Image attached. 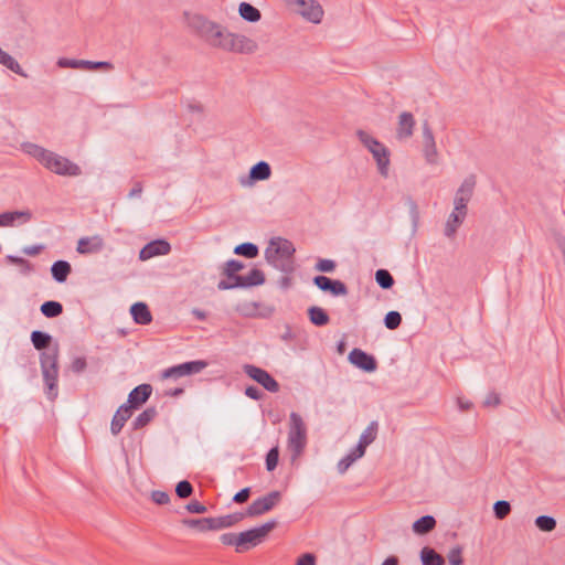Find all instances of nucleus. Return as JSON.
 <instances>
[{"mask_svg":"<svg viewBox=\"0 0 565 565\" xmlns=\"http://www.w3.org/2000/svg\"><path fill=\"white\" fill-rule=\"evenodd\" d=\"M416 125L414 116L404 111L398 116L397 127H396V137L399 140L408 139L413 136L414 127Z\"/></svg>","mask_w":565,"mask_h":565,"instance_id":"nucleus-19","label":"nucleus"},{"mask_svg":"<svg viewBox=\"0 0 565 565\" xmlns=\"http://www.w3.org/2000/svg\"><path fill=\"white\" fill-rule=\"evenodd\" d=\"M316 268L323 273H331L335 268V264L333 260L330 259H321L318 262Z\"/></svg>","mask_w":565,"mask_h":565,"instance_id":"nucleus-52","label":"nucleus"},{"mask_svg":"<svg viewBox=\"0 0 565 565\" xmlns=\"http://www.w3.org/2000/svg\"><path fill=\"white\" fill-rule=\"evenodd\" d=\"M9 260L13 264H17V265H25L28 264L23 258H19V257H13V256H9Z\"/></svg>","mask_w":565,"mask_h":565,"instance_id":"nucleus-61","label":"nucleus"},{"mask_svg":"<svg viewBox=\"0 0 565 565\" xmlns=\"http://www.w3.org/2000/svg\"><path fill=\"white\" fill-rule=\"evenodd\" d=\"M57 349L43 352L41 356L42 374L51 399L55 398L57 394Z\"/></svg>","mask_w":565,"mask_h":565,"instance_id":"nucleus-6","label":"nucleus"},{"mask_svg":"<svg viewBox=\"0 0 565 565\" xmlns=\"http://www.w3.org/2000/svg\"><path fill=\"white\" fill-rule=\"evenodd\" d=\"M270 174L271 170L269 164L265 161H260L250 169L249 178L253 181H263L269 179Z\"/></svg>","mask_w":565,"mask_h":565,"instance_id":"nucleus-31","label":"nucleus"},{"mask_svg":"<svg viewBox=\"0 0 565 565\" xmlns=\"http://www.w3.org/2000/svg\"><path fill=\"white\" fill-rule=\"evenodd\" d=\"M242 268H243L242 263H239L237 260H230L225 265L224 273L228 277H233L235 279V277H236L235 274L238 273Z\"/></svg>","mask_w":565,"mask_h":565,"instance_id":"nucleus-49","label":"nucleus"},{"mask_svg":"<svg viewBox=\"0 0 565 565\" xmlns=\"http://www.w3.org/2000/svg\"><path fill=\"white\" fill-rule=\"evenodd\" d=\"M151 499L154 503L163 505L170 502V497L167 492L163 491H153L151 493Z\"/></svg>","mask_w":565,"mask_h":565,"instance_id":"nucleus-51","label":"nucleus"},{"mask_svg":"<svg viewBox=\"0 0 565 565\" xmlns=\"http://www.w3.org/2000/svg\"><path fill=\"white\" fill-rule=\"evenodd\" d=\"M207 366L204 361H191L169 367L162 372V379H179L182 376L200 373Z\"/></svg>","mask_w":565,"mask_h":565,"instance_id":"nucleus-10","label":"nucleus"},{"mask_svg":"<svg viewBox=\"0 0 565 565\" xmlns=\"http://www.w3.org/2000/svg\"><path fill=\"white\" fill-rule=\"evenodd\" d=\"M423 565H444L445 558L430 547H424L420 552Z\"/></svg>","mask_w":565,"mask_h":565,"instance_id":"nucleus-32","label":"nucleus"},{"mask_svg":"<svg viewBox=\"0 0 565 565\" xmlns=\"http://www.w3.org/2000/svg\"><path fill=\"white\" fill-rule=\"evenodd\" d=\"M296 565H317V557L312 553H305L296 559Z\"/></svg>","mask_w":565,"mask_h":565,"instance_id":"nucleus-50","label":"nucleus"},{"mask_svg":"<svg viewBox=\"0 0 565 565\" xmlns=\"http://www.w3.org/2000/svg\"><path fill=\"white\" fill-rule=\"evenodd\" d=\"M276 522H268L259 527H255L245 532L238 533V553H244L257 545H259L267 535L275 529Z\"/></svg>","mask_w":565,"mask_h":565,"instance_id":"nucleus-7","label":"nucleus"},{"mask_svg":"<svg viewBox=\"0 0 565 565\" xmlns=\"http://www.w3.org/2000/svg\"><path fill=\"white\" fill-rule=\"evenodd\" d=\"M500 403L499 396L497 394H490L487 399L484 401V404L487 406H495Z\"/></svg>","mask_w":565,"mask_h":565,"instance_id":"nucleus-57","label":"nucleus"},{"mask_svg":"<svg viewBox=\"0 0 565 565\" xmlns=\"http://www.w3.org/2000/svg\"><path fill=\"white\" fill-rule=\"evenodd\" d=\"M239 14L243 19L249 22H257L260 19L258 9L247 2H242L238 8Z\"/></svg>","mask_w":565,"mask_h":565,"instance_id":"nucleus-33","label":"nucleus"},{"mask_svg":"<svg viewBox=\"0 0 565 565\" xmlns=\"http://www.w3.org/2000/svg\"><path fill=\"white\" fill-rule=\"evenodd\" d=\"M194 315L200 319V320H204L206 318V315L202 311H199V310H195L194 311Z\"/></svg>","mask_w":565,"mask_h":565,"instance_id":"nucleus-62","label":"nucleus"},{"mask_svg":"<svg viewBox=\"0 0 565 565\" xmlns=\"http://www.w3.org/2000/svg\"><path fill=\"white\" fill-rule=\"evenodd\" d=\"M132 415V408L128 405H122L118 408L116 412L113 420H111V433L114 435L119 434V431L122 429L125 423L131 417Z\"/></svg>","mask_w":565,"mask_h":565,"instance_id":"nucleus-25","label":"nucleus"},{"mask_svg":"<svg viewBox=\"0 0 565 565\" xmlns=\"http://www.w3.org/2000/svg\"><path fill=\"white\" fill-rule=\"evenodd\" d=\"M476 185V180L473 177L467 178L458 189L454 205L467 210V204L470 201L473 189Z\"/></svg>","mask_w":565,"mask_h":565,"instance_id":"nucleus-18","label":"nucleus"},{"mask_svg":"<svg viewBox=\"0 0 565 565\" xmlns=\"http://www.w3.org/2000/svg\"><path fill=\"white\" fill-rule=\"evenodd\" d=\"M220 540L224 545L234 546L235 551L238 553V533H224L221 535Z\"/></svg>","mask_w":565,"mask_h":565,"instance_id":"nucleus-48","label":"nucleus"},{"mask_svg":"<svg viewBox=\"0 0 565 565\" xmlns=\"http://www.w3.org/2000/svg\"><path fill=\"white\" fill-rule=\"evenodd\" d=\"M0 64L8 67L10 71L14 72L15 74L25 76V74L23 73L19 63L10 54L4 52L1 47H0Z\"/></svg>","mask_w":565,"mask_h":565,"instance_id":"nucleus-34","label":"nucleus"},{"mask_svg":"<svg viewBox=\"0 0 565 565\" xmlns=\"http://www.w3.org/2000/svg\"><path fill=\"white\" fill-rule=\"evenodd\" d=\"M24 150L26 153L39 160L46 169L56 174L68 177H76L81 174V169L77 164L38 145H24Z\"/></svg>","mask_w":565,"mask_h":565,"instance_id":"nucleus-1","label":"nucleus"},{"mask_svg":"<svg viewBox=\"0 0 565 565\" xmlns=\"http://www.w3.org/2000/svg\"><path fill=\"white\" fill-rule=\"evenodd\" d=\"M228 518H203V519H191L184 520L183 523L189 527L198 529L199 531H212L218 530L225 526H230L231 522Z\"/></svg>","mask_w":565,"mask_h":565,"instance_id":"nucleus-13","label":"nucleus"},{"mask_svg":"<svg viewBox=\"0 0 565 565\" xmlns=\"http://www.w3.org/2000/svg\"><path fill=\"white\" fill-rule=\"evenodd\" d=\"M466 215L467 210L454 205V210L445 224V235L452 237L465 221Z\"/></svg>","mask_w":565,"mask_h":565,"instance_id":"nucleus-21","label":"nucleus"},{"mask_svg":"<svg viewBox=\"0 0 565 565\" xmlns=\"http://www.w3.org/2000/svg\"><path fill=\"white\" fill-rule=\"evenodd\" d=\"M71 367H72V370L74 372H77V373L84 371L85 367H86V360H85V358H83V356L75 358L73 360V362H72V366Z\"/></svg>","mask_w":565,"mask_h":565,"instance_id":"nucleus-54","label":"nucleus"},{"mask_svg":"<svg viewBox=\"0 0 565 565\" xmlns=\"http://www.w3.org/2000/svg\"><path fill=\"white\" fill-rule=\"evenodd\" d=\"M104 241L100 236L83 237L77 243L76 250L79 254H95L102 250Z\"/></svg>","mask_w":565,"mask_h":565,"instance_id":"nucleus-24","label":"nucleus"},{"mask_svg":"<svg viewBox=\"0 0 565 565\" xmlns=\"http://www.w3.org/2000/svg\"><path fill=\"white\" fill-rule=\"evenodd\" d=\"M279 459V448L278 446L273 447L267 456H266V468L268 471H273L276 469Z\"/></svg>","mask_w":565,"mask_h":565,"instance_id":"nucleus-44","label":"nucleus"},{"mask_svg":"<svg viewBox=\"0 0 565 565\" xmlns=\"http://www.w3.org/2000/svg\"><path fill=\"white\" fill-rule=\"evenodd\" d=\"M315 285L323 291H329L333 296H345L347 286L340 280H332L326 276H317L313 279Z\"/></svg>","mask_w":565,"mask_h":565,"instance_id":"nucleus-17","label":"nucleus"},{"mask_svg":"<svg viewBox=\"0 0 565 565\" xmlns=\"http://www.w3.org/2000/svg\"><path fill=\"white\" fill-rule=\"evenodd\" d=\"M295 249L292 244L287 239H271L269 246L265 250L266 259L277 268L286 270L289 267L290 258Z\"/></svg>","mask_w":565,"mask_h":565,"instance_id":"nucleus-5","label":"nucleus"},{"mask_svg":"<svg viewBox=\"0 0 565 565\" xmlns=\"http://www.w3.org/2000/svg\"><path fill=\"white\" fill-rule=\"evenodd\" d=\"M535 525L543 532H552L556 527V521L552 516L541 515L535 519Z\"/></svg>","mask_w":565,"mask_h":565,"instance_id":"nucleus-40","label":"nucleus"},{"mask_svg":"<svg viewBox=\"0 0 565 565\" xmlns=\"http://www.w3.org/2000/svg\"><path fill=\"white\" fill-rule=\"evenodd\" d=\"M71 265L65 260L55 262L51 268L53 278L58 282H64L71 274Z\"/></svg>","mask_w":565,"mask_h":565,"instance_id":"nucleus-30","label":"nucleus"},{"mask_svg":"<svg viewBox=\"0 0 565 565\" xmlns=\"http://www.w3.org/2000/svg\"><path fill=\"white\" fill-rule=\"evenodd\" d=\"M30 220L31 213L29 211L4 212L0 214V226H12L17 221L25 223Z\"/></svg>","mask_w":565,"mask_h":565,"instance_id":"nucleus-27","label":"nucleus"},{"mask_svg":"<svg viewBox=\"0 0 565 565\" xmlns=\"http://www.w3.org/2000/svg\"><path fill=\"white\" fill-rule=\"evenodd\" d=\"M263 282H264L263 273L258 269H253L246 277H235L234 286H244V285L252 286V285H260ZM231 287H233V285H228L225 281H221L218 284L220 289H228Z\"/></svg>","mask_w":565,"mask_h":565,"instance_id":"nucleus-23","label":"nucleus"},{"mask_svg":"<svg viewBox=\"0 0 565 565\" xmlns=\"http://www.w3.org/2000/svg\"><path fill=\"white\" fill-rule=\"evenodd\" d=\"M31 340L35 349L43 350L49 347L51 342V335L41 331H33L31 334Z\"/></svg>","mask_w":565,"mask_h":565,"instance_id":"nucleus-39","label":"nucleus"},{"mask_svg":"<svg viewBox=\"0 0 565 565\" xmlns=\"http://www.w3.org/2000/svg\"><path fill=\"white\" fill-rule=\"evenodd\" d=\"M41 247L40 246H33L24 249V253L30 256H35L40 253Z\"/></svg>","mask_w":565,"mask_h":565,"instance_id":"nucleus-59","label":"nucleus"},{"mask_svg":"<svg viewBox=\"0 0 565 565\" xmlns=\"http://www.w3.org/2000/svg\"><path fill=\"white\" fill-rule=\"evenodd\" d=\"M131 316L135 322L139 324H149L152 320L151 312L146 303L137 302L130 308Z\"/></svg>","mask_w":565,"mask_h":565,"instance_id":"nucleus-28","label":"nucleus"},{"mask_svg":"<svg viewBox=\"0 0 565 565\" xmlns=\"http://www.w3.org/2000/svg\"><path fill=\"white\" fill-rule=\"evenodd\" d=\"M249 494H250V491L248 488H245L243 490H241L239 492H237L234 497V501L236 503H244L248 500L249 498Z\"/></svg>","mask_w":565,"mask_h":565,"instance_id":"nucleus-55","label":"nucleus"},{"mask_svg":"<svg viewBox=\"0 0 565 565\" xmlns=\"http://www.w3.org/2000/svg\"><path fill=\"white\" fill-rule=\"evenodd\" d=\"M309 318L316 326H326L329 322V316L320 307H311L309 309Z\"/></svg>","mask_w":565,"mask_h":565,"instance_id":"nucleus-35","label":"nucleus"},{"mask_svg":"<svg viewBox=\"0 0 565 565\" xmlns=\"http://www.w3.org/2000/svg\"><path fill=\"white\" fill-rule=\"evenodd\" d=\"M399 561L396 556H388L382 565H398Z\"/></svg>","mask_w":565,"mask_h":565,"instance_id":"nucleus-60","label":"nucleus"},{"mask_svg":"<svg viewBox=\"0 0 565 565\" xmlns=\"http://www.w3.org/2000/svg\"><path fill=\"white\" fill-rule=\"evenodd\" d=\"M297 6L299 13L310 22L319 23L323 17L321 6L315 0H300Z\"/></svg>","mask_w":565,"mask_h":565,"instance_id":"nucleus-14","label":"nucleus"},{"mask_svg":"<svg viewBox=\"0 0 565 565\" xmlns=\"http://www.w3.org/2000/svg\"><path fill=\"white\" fill-rule=\"evenodd\" d=\"M222 45L224 51L241 54H250L257 50V43L254 40L232 32H228Z\"/></svg>","mask_w":565,"mask_h":565,"instance_id":"nucleus-8","label":"nucleus"},{"mask_svg":"<svg viewBox=\"0 0 565 565\" xmlns=\"http://www.w3.org/2000/svg\"><path fill=\"white\" fill-rule=\"evenodd\" d=\"M192 492H193V488L189 481L183 480L177 484L175 493L179 498H181V499L189 498L192 494Z\"/></svg>","mask_w":565,"mask_h":565,"instance_id":"nucleus-46","label":"nucleus"},{"mask_svg":"<svg viewBox=\"0 0 565 565\" xmlns=\"http://www.w3.org/2000/svg\"><path fill=\"white\" fill-rule=\"evenodd\" d=\"M436 526V520L430 515L418 519L413 524V531L418 535H424L433 531Z\"/></svg>","mask_w":565,"mask_h":565,"instance_id":"nucleus-29","label":"nucleus"},{"mask_svg":"<svg viewBox=\"0 0 565 565\" xmlns=\"http://www.w3.org/2000/svg\"><path fill=\"white\" fill-rule=\"evenodd\" d=\"M364 455H359V448L356 447L354 450H352L349 455H347L343 459H341L338 463V470L340 473H344L350 466L356 461L359 458L363 457Z\"/></svg>","mask_w":565,"mask_h":565,"instance_id":"nucleus-38","label":"nucleus"},{"mask_svg":"<svg viewBox=\"0 0 565 565\" xmlns=\"http://www.w3.org/2000/svg\"><path fill=\"white\" fill-rule=\"evenodd\" d=\"M236 310L243 315H248V311L244 306H238Z\"/></svg>","mask_w":565,"mask_h":565,"instance_id":"nucleus-63","label":"nucleus"},{"mask_svg":"<svg viewBox=\"0 0 565 565\" xmlns=\"http://www.w3.org/2000/svg\"><path fill=\"white\" fill-rule=\"evenodd\" d=\"M447 558L450 565H462V548L460 546L451 548Z\"/></svg>","mask_w":565,"mask_h":565,"instance_id":"nucleus-47","label":"nucleus"},{"mask_svg":"<svg viewBox=\"0 0 565 565\" xmlns=\"http://www.w3.org/2000/svg\"><path fill=\"white\" fill-rule=\"evenodd\" d=\"M182 392H183V390H182V388H178V390H175V391L172 393V395H173V396H177V395L181 394Z\"/></svg>","mask_w":565,"mask_h":565,"instance_id":"nucleus-64","label":"nucleus"},{"mask_svg":"<svg viewBox=\"0 0 565 565\" xmlns=\"http://www.w3.org/2000/svg\"><path fill=\"white\" fill-rule=\"evenodd\" d=\"M41 312L47 318H55L63 312V307L57 301H46L41 306Z\"/></svg>","mask_w":565,"mask_h":565,"instance_id":"nucleus-37","label":"nucleus"},{"mask_svg":"<svg viewBox=\"0 0 565 565\" xmlns=\"http://www.w3.org/2000/svg\"><path fill=\"white\" fill-rule=\"evenodd\" d=\"M281 500L279 491H271L268 494L253 501L248 507L247 514L250 516L262 515L270 511Z\"/></svg>","mask_w":565,"mask_h":565,"instance_id":"nucleus-11","label":"nucleus"},{"mask_svg":"<svg viewBox=\"0 0 565 565\" xmlns=\"http://www.w3.org/2000/svg\"><path fill=\"white\" fill-rule=\"evenodd\" d=\"M235 254L245 256L247 258H254L258 255V248L252 243H244L235 248Z\"/></svg>","mask_w":565,"mask_h":565,"instance_id":"nucleus-41","label":"nucleus"},{"mask_svg":"<svg viewBox=\"0 0 565 565\" xmlns=\"http://www.w3.org/2000/svg\"><path fill=\"white\" fill-rule=\"evenodd\" d=\"M458 406L461 411H468L471 408V403L468 401H465L463 398H458Z\"/></svg>","mask_w":565,"mask_h":565,"instance_id":"nucleus-58","label":"nucleus"},{"mask_svg":"<svg viewBox=\"0 0 565 565\" xmlns=\"http://www.w3.org/2000/svg\"><path fill=\"white\" fill-rule=\"evenodd\" d=\"M171 250L170 244L164 239H157L148 243L139 254L141 260H148L154 256L167 255Z\"/></svg>","mask_w":565,"mask_h":565,"instance_id":"nucleus-15","label":"nucleus"},{"mask_svg":"<svg viewBox=\"0 0 565 565\" xmlns=\"http://www.w3.org/2000/svg\"><path fill=\"white\" fill-rule=\"evenodd\" d=\"M57 65L62 68H78L86 71H111L114 68L113 64L109 62H92L85 60H70L64 57L57 61Z\"/></svg>","mask_w":565,"mask_h":565,"instance_id":"nucleus-12","label":"nucleus"},{"mask_svg":"<svg viewBox=\"0 0 565 565\" xmlns=\"http://www.w3.org/2000/svg\"><path fill=\"white\" fill-rule=\"evenodd\" d=\"M358 137L363 146L372 153V157L376 162L379 173L382 177L387 178L391 164V152L388 148L366 131L359 130Z\"/></svg>","mask_w":565,"mask_h":565,"instance_id":"nucleus-3","label":"nucleus"},{"mask_svg":"<svg viewBox=\"0 0 565 565\" xmlns=\"http://www.w3.org/2000/svg\"><path fill=\"white\" fill-rule=\"evenodd\" d=\"M307 446V426L297 413H291L289 417V430L287 449L291 455V461H297Z\"/></svg>","mask_w":565,"mask_h":565,"instance_id":"nucleus-2","label":"nucleus"},{"mask_svg":"<svg viewBox=\"0 0 565 565\" xmlns=\"http://www.w3.org/2000/svg\"><path fill=\"white\" fill-rule=\"evenodd\" d=\"M245 394L253 399H259L262 397L260 391L254 386H248L245 390Z\"/></svg>","mask_w":565,"mask_h":565,"instance_id":"nucleus-56","label":"nucleus"},{"mask_svg":"<svg viewBox=\"0 0 565 565\" xmlns=\"http://www.w3.org/2000/svg\"><path fill=\"white\" fill-rule=\"evenodd\" d=\"M423 139L425 158L429 163H435L437 161L438 151L433 131L427 124H425L423 128Z\"/></svg>","mask_w":565,"mask_h":565,"instance_id":"nucleus-20","label":"nucleus"},{"mask_svg":"<svg viewBox=\"0 0 565 565\" xmlns=\"http://www.w3.org/2000/svg\"><path fill=\"white\" fill-rule=\"evenodd\" d=\"M152 392V387L149 384H141L134 388L128 397L129 407L132 409L140 407L147 402Z\"/></svg>","mask_w":565,"mask_h":565,"instance_id":"nucleus-22","label":"nucleus"},{"mask_svg":"<svg viewBox=\"0 0 565 565\" xmlns=\"http://www.w3.org/2000/svg\"><path fill=\"white\" fill-rule=\"evenodd\" d=\"M189 23L210 45L223 50L222 44L228 31L206 20L202 15H193Z\"/></svg>","mask_w":565,"mask_h":565,"instance_id":"nucleus-4","label":"nucleus"},{"mask_svg":"<svg viewBox=\"0 0 565 565\" xmlns=\"http://www.w3.org/2000/svg\"><path fill=\"white\" fill-rule=\"evenodd\" d=\"M243 370L253 381L268 392L277 393L279 391L278 382L267 371L250 364L244 365Z\"/></svg>","mask_w":565,"mask_h":565,"instance_id":"nucleus-9","label":"nucleus"},{"mask_svg":"<svg viewBox=\"0 0 565 565\" xmlns=\"http://www.w3.org/2000/svg\"><path fill=\"white\" fill-rule=\"evenodd\" d=\"M157 412L154 408H147L136 417V419L134 420V428H143L154 418Z\"/></svg>","mask_w":565,"mask_h":565,"instance_id":"nucleus-36","label":"nucleus"},{"mask_svg":"<svg viewBox=\"0 0 565 565\" xmlns=\"http://www.w3.org/2000/svg\"><path fill=\"white\" fill-rule=\"evenodd\" d=\"M350 362L356 367L373 372L376 369L375 359L360 349H353L349 354Z\"/></svg>","mask_w":565,"mask_h":565,"instance_id":"nucleus-16","label":"nucleus"},{"mask_svg":"<svg viewBox=\"0 0 565 565\" xmlns=\"http://www.w3.org/2000/svg\"><path fill=\"white\" fill-rule=\"evenodd\" d=\"M377 423L372 422L362 433L359 444L356 446L359 448V455H364L366 447L375 440L377 435Z\"/></svg>","mask_w":565,"mask_h":565,"instance_id":"nucleus-26","label":"nucleus"},{"mask_svg":"<svg viewBox=\"0 0 565 565\" xmlns=\"http://www.w3.org/2000/svg\"><path fill=\"white\" fill-rule=\"evenodd\" d=\"M385 326L390 330H395L401 326L402 317L397 311H390L384 319Z\"/></svg>","mask_w":565,"mask_h":565,"instance_id":"nucleus-45","label":"nucleus"},{"mask_svg":"<svg viewBox=\"0 0 565 565\" xmlns=\"http://www.w3.org/2000/svg\"><path fill=\"white\" fill-rule=\"evenodd\" d=\"M186 510L190 513H205L206 512V507L204 504H202L201 502H199V501H191L186 505Z\"/></svg>","mask_w":565,"mask_h":565,"instance_id":"nucleus-53","label":"nucleus"},{"mask_svg":"<svg viewBox=\"0 0 565 565\" xmlns=\"http://www.w3.org/2000/svg\"><path fill=\"white\" fill-rule=\"evenodd\" d=\"M375 279L377 284L384 289L391 288L394 284L392 275L385 269H379L375 274Z\"/></svg>","mask_w":565,"mask_h":565,"instance_id":"nucleus-42","label":"nucleus"},{"mask_svg":"<svg viewBox=\"0 0 565 565\" xmlns=\"http://www.w3.org/2000/svg\"><path fill=\"white\" fill-rule=\"evenodd\" d=\"M495 518L499 520H503L511 512V505L508 501H498L493 507Z\"/></svg>","mask_w":565,"mask_h":565,"instance_id":"nucleus-43","label":"nucleus"}]
</instances>
